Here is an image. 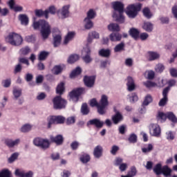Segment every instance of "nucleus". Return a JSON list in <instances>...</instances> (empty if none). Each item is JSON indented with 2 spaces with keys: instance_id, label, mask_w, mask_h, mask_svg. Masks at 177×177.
<instances>
[{
  "instance_id": "f257e3e1",
  "label": "nucleus",
  "mask_w": 177,
  "mask_h": 177,
  "mask_svg": "<svg viewBox=\"0 0 177 177\" xmlns=\"http://www.w3.org/2000/svg\"><path fill=\"white\" fill-rule=\"evenodd\" d=\"M113 8L115 12H113V17L115 19V21L120 23L121 24L125 21L124 17V3L121 1H115L111 3Z\"/></svg>"
},
{
  "instance_id": "f03ea898",
  "label": "nucleus",
  "mask_w": 177,
  "mask_h": 177,
  "mask_svg": "<svg viewBox=\"0 0 177 177\" xmlns=\"http://www.w3.org/2000/svg\"><path fill=\"white\" fill-rule=\"evenodd\" d=\"M39 27H41V34L43 39H48L51 32L50 26L45 20H39V21L33 22V28L35 30H38Z\"/></svg>"
},
{
  "instance_id": "7ed1b4c3",
  "label": "nucleus",
  "mask_w": 177,
  "mask_h": 177,
  "mask_svg": "<svg viewBox=\"0 0 177 177\" xmlns=\"http://www.w3.org/2000/svg\"><path fill=\"white\" fill-rule=\"evenodd\" d=\"M6 41L12 46H20L23 44V37L17 33L12 32L7 36Z\"/></svg>"
},
{
  "instance_id": "20e7f679",
  "label": "nucleus",
  "mask_w": 177,
  "mask_h": 177,
  "mask_svg": "<svg viewBox=\"0 0 177 177\" xmlns=\"http://www.w3.org/2000/svg\"><path fill=\"white\" fill-rule=\"evenodd\" d=\"M126 13L130 19H135L138 16V12L142 9V3L131 4L127 8Z\"/></svg>"
},
{
  "instance_id": "39448f33",
  "label": "nucleus",
  "mask_w": 177,
  "mask_h": 177,
  "mask_svg": "<svg viewBox=\"0 0 177 177\" xmlns=\"http://www.w3.org/2000/svg\"><path fill=\"white\" fill-rule=\"evenodd\" d=\"M107 106H109V97L106 95H102L98 105V113L101 115L106 113V107H107Z\"/></svg>"
},
{
  "instance_id": "423d86ee",
  "label": "nucleus",
  "mask_w": 177,
  "mask_h": 177,
  "mask_svg": "<svg viewBox=\"0 0 177 177\" xmlns=\"http://www.w3.org/2000/svg\"><path fill=\"white\" fill-rule=\"evenodd\" d=\"M53 107L55 110H62V109L66 108L67 101L62 98V96L58 95L53 98Z\"/></svg>"
},
{
  "instance_id": "0eeeda50",
  "label": "nucleus",
  "mask_w": 177,
  "mask_h": 177,
  "mask_svg": "<svg viewBox=\"0 0 177 177\" xmlns=\"http://www.w3.org/2000/svg\"><path fill=\"white\" fill-rule=\"evenodd\" d=\"M33 143L35 146L43 149V150H46V149H49L50 143L48 140H44L42 138H35L33 141Z\"/></svg>"
},
{
  "instance_id": "6e6552de",
  "label": "nucleus",
  "mask_w": 177,
  "mask_h": 177,
  "mask_svg": "<svg viewBox=\"0 0 177 177\" xmlns=\"http://www.w3.org/2000/svg\"><path fill=\"white\" fill-rule=\"evenodd\" d=\"M85 92L84 88H79L77 89L73 90L69 93V96L71 100L73 102H77L80 99V96Z\"/></svg>"
},
{
  "instance_id": "1a4fd4ad",
  "label": "nucleus",
  "mask_w": 177,
  "mask_h": 177,
  "mask_svg": "<svg viewBox=\"0 0 177 177\" xmlns=\"http://www.w3.org/2000/svg\"><path fill=\"white\" fill-rule=\"evenodd\" d=\"M82 59L86 63L88 64L92 62V57H91V48L88 44L82 50Z\"/></svg>"
},
{
  "instance_id": "9d476101",
  "label": "nucleus",
  "mask_w": 177,
  "mask_h": 177,
  "mask_svg": "<svg viewBox=\"0 0 177 177\" xmlns=\"http://www.w3.org/2000/svg\"><path fill=\"white\" fill-rule=\"evenodd\" d=\"M150 133L152 136L158 138L161 135V128L158 124H152L150 127Z\"/></svg>"
},
{
  "instance_id": "9b49d317",
  "label": "nucleus",
  "mask_w": 177,
  "mask_h": 177,
  "mask_svg": "<svg viewBox=\"0 0 177 177\" xmlns=\"http://www.w3.org/2000/svg\"><path fill=\"white\" fill-rule=\"evenodd\" d=\"M168 92H169V87H166L162 91L163 97L159 102V106L160 107H164L168 102Z\"/></svg>"
},
{
  "instance_id": "f8f14e48",
  "label": "nucleus",
  "mask_w": 177,
  "mask_h": 177,
  "mask_svg": "<svg viewBox=\"0 0 177 177\" xmlns=\"http://www.w3.org/2000/svg\"><path fill=\"white\" fill-rule=\"evenodd\" d=\"M114 111L115 114L112 116V121L113 124H118V122H121V121H122L123 117L120 111H117V109H114Z\"/></svg>"
},
{
  "instance_id": "ddd939ff",
  "label": "nucleus",
  "mask_w": 177,
  "mask_h": 177,
  "mask_svg": "<svg viewBox=\"0 0 177 177\" xmlns=\"http://www.w3.org/2000/svg\"><path fill=\"white\" fill-rule=\"evenodd\" d=\"M109 39L111 42H120L122 39V35L118 32H112L109 35Z\"/></svg>"
},
{
  "instance_id": "4468645a",
  "label": "nucleus",
  "mask_w": 177,
  "mask_h": 177,
  "mask_svg": "<svg viewBox=\"0 0 177 177\" xmlns=\"http://www.w3.org/2000/svg\"><path fill=\"white\" fill-rule=\"evenodd\" d=\"M84 84L88 88H92L95 84V77L93 76H85L84 78Z\"/></svg>"
},
{
  "instance_id": "2eb2a0df",
  "label": "nucleus",
  "mask_w": 177,
  "mask_h": 177,
  "mask_svg": "<svg viewBox=\"0 0 177 177\" xmlns=\"http://www.w3.org/2000/svg\"><path fill=\"white\" fill-rule=\"evenodd\" d=\"M51 142L53 143H56L58 146L60 145H63V142H64V138H63V136L57 135V136L54 137L51 136L50 137Z\"/></svg>"
},
{
  "instance_id": "dca6fc26",
  "label": "nucleus",
  "mask_w": 177,
  "mask_h": 177,
  "mask_svg": "<svg viewBox=\"0 0 177 177\" xmlns=\"http://www.w3.org/2000/svg\"><path fill=\"white\" fill-rule=\"evenodd\" d=\"M20 143V139H17L13 140L12 139H6L5 140V145L8 146V147H15V146H17Z\"/></svg>"
},
{
  "instance_id": "f3484780",
  "label": "nucleus",
  "mask_w": 177,
  "mask_h": 177,
  "mask_svg": "<svg viewBox=\"0 0 177 177\" xmlns=\"http://www.w3.org/2000/svg\"><path fill=\"white\" fill-rule=\"evenodd\" d=\"M15 174L16 176L19 177H32V171H28V173H25L24 171H20V169H17L15 170Z\"/></svg>"
},
{
  "instance_id": "a211bd4d",
  "label": "nucleus",
  "mask_w": 177,
  "mask_h": 177,
  "mask_svg": "<svg viewBox=\"0 0 177 177\" xmlns=\"http://www.w3.org/2000/svg\"><path fill=\"white\" fill-rule=\"evenodd\" d=\"M90 125H94L96 128H102L104 122L100 121L99 119H93L89 120Z\"/></svg>"
},
{
  "instance_id": "6ab92c4d",
  "label": "nucleus",
  "mask_w": 177,
  "mask_h": 177,
  "mask_svg": "<svg viewBox=\"0 0 177 177\" xmlns=\"http://www.w3.org/2000/svg\"><path fill=\"white\" fill-rule=\"evenodd\" d=\"M102 153H103V147H102V146L100 145L95 147L93 151V154L95 158H100V157H102Z\"/></svg>"
},
{
  "instance_id": "aec40b11",
  "label": "nucleus",
  "mask_w": 177,
  "mask_h": 177,
  "mask_svg": "<svg viewBox=\"0 0 177 177\" xmlns=\"http://www.w3.org/2000/svg\"><path fill=\"white\" fill-rule=\"evenodd\" d=\"M127 88L129 92H132V91H135V82H133V79L131 77H127Z\"/></svg>"
},
{
  "instance_id": "412c9836",
  "label": "nucleus",
  "mask_w": 177,
  "mask_h": 177,
  "mask_svg": "<svg viewBox=\"0 0 177 177\" xmlns=\"http://www.w3.org/2000/svg\"><path fill=\"white\" fill-rule=\"evenodd\" d=\"M148 59L149 62H153V60H157V59H160V54L153 51H149L147 53Z\"/></svg>"
},
{
  "instance_id": "4be33fe9",
  "label": "nucleus",
  "mask_w": 177,
  "mask_h": 177,
  "mask_svg": "<svg viewBox=\"0 0 177 177\" xmlns=\"http://www.w3.org/2000/svg\"><path fill=\"white\" fill-rule=\"evenodd\" d=\"M109 31H113V32H118L121 30L120 25L118 24L111 23L108 25Z\"/></svg>"
},
{
  "instance_id": "5701e85b",
  "label": "nucleus",
  "mask_w": 177,
  "mask_h": 177,
  "mask_svg": "<svg viewBox=\"0 0 177 177\" xmlns=\"http://www.w3.org/2000/svg\"><path fill=\"white\" fill-rule=\"evenodd\" d=\"M162 174L165 177H171L172 169L168 165H165L162 167Z\"/></svg>"
},
{
  "instance_id": "b1692460",
  "label": "nucleus",
  "mask_w": 177,
  "mask_h": 177,
  "mask_svg": "<svg viewBox=\"0 0 177 177\" xmlns=\"http://www.w3.org/2000/svg\"><path fill=\"white\" fill-rule=\"evenodd\" d=\"M93 38L96 39H99V33L95 31L90 32L87 39V45H89V44H92Z\"/></svg>"
},
{
  "instance_id": "393cba45",
  "label": "nucleus",
  "mask_w": 177,
  "mask_h": 177,
  "mask_svg": "<svg viewBox=\"0 0 177 177\" xmlns=\"http://www.w3.org/2000/svg\"><path fill=\"white\" fill-rule=\"evenodd\" d=\"M8 5L11 9H13L15 12H21V10H23V7L15 6V0H10L8 2Z\"/></svg>"
},
{
  "instance_id": "a878e982",
  "label": "nucleus",
  "mask_w": 177,
  "mask_h": 177,
  "mask_svg": "<svg viewBox=\"0 0 177 177\" xmlns=\"http://www.w3.org/2000/svg\"><path fill=\"white\" fill-rule=\"evenodd\" d=\"M62 42V35L58 34L53 35V45L55 48H57Z\"/></svg>"
},
{
  "instance_id": "bb28decb",
  "label": "nucleus",
  "mask_w": 177,
  "mask_h": 177,
  "mask_svg": "<svg viewBox=\"0 0 177 177\" xmlns=\"http://www.w3.org/2000/svg\"><path fill=\"white\" fill-rule=\"evenodd\" d=\"M68 9H70V6H64L61 11V15H62V19H66V17H68Z\"/></svg>"
},
{
  "instance_id": "cd10ccee",
  "label": "nucleus",
  "mask_w": 177,
  "mask_h": 177,
  "mask_svg": "<svg viewBox=\"0 0 177 177\" xmlns=\"http://www.w3.org/2000/svg\"><path fill=\"white\" fill-rule=\"evenodd\" d=\"M98 55L102 57H109L111 55V51L109 49L102 48L100 50V51L98 52Z\"/></svg>"
},
{
  "instance_id": "c85d7f7f",
  "label": "nucleus",
  "mask_w": 177,
  "mask_h": 177,
  "mask_svg": "<svg viewBox=\"0 0 177 177\" xmlns=\"http://www.w3.org/2000/svg\"><path fill=\"white\" fill-rule=\"evenodd\" d=\"M65 88H64V82H61L59 84L56 88V93L57 95H63L64 93Z\"/></svg>"
},
{
  "instance_id": "c756f323",
  "label": "nucleus",
  "mask_w": 177,
  "mask_h": 177,
  "mask_svg": "<svg viewBox=\"0 0 177 177\" xmlns=\"http://www.w3.org/2000/svg\"><path fill=\"white\" fill-rule=\"evenodd\" d=\"M129 35L132 38H134V39H137V38H139V34L140 32L138 29L133 28L129 30Z\"/></svg>"
},
{
  "instance_id": "7c9ffc66",
  "label": "nucleus",
  "mask_w": 177,
  "mask_h": 177,
  "mask_svg": "<svg viewBox=\"0 0 177 177\" xmlns=\"http://www.w3.org/2000/svg\"><path fill=\"white\" fill-rule=\"evenodd\" d=\"M122 50H125V44L124 42L117 44L114 48V52L115 53L122 52Z\"/></svg>"
},
{
  "instance_id": "2f4dec72",
  "label": "nucleus",
  "mask_w": 177,
  "mask_h": 177,
  "mask_svg": "<svg viewBox=\"0 0 177 177\" xmlns=\"http://www.w3.org/2000/svg\"><path fill=\"white\" fill-rule=\"evenodd\" d=\"M142 28L147 32H151L153 31V24L151 22H145Z\"/></svg>"
},
{
  "instance_id": "473e14b6",
  "label": "nucleus",
  "mask_w": 177,
  "mask_h": 177,
  "mask_svg": "<svg viewBox=\"0 0 177 177\" xmlns=\"http://www.w3.org/2000/svg\"><path fill=\"white\" fill-rule=\"evenodd\" d=\"M19 19L23 26H27L28 24V17L26 15H19Z\"/></svg>"
},
{
  "instance_id": "72a5a7b5",
  "label": "nucleus",
  "mask_w": 177,
  "mask_h": 177,
  "mask_svg": "<svg viewBox=\"0 0 177 177\" xmlns=\"http://www.w3.org/2000/svg\"><path fill=\"white\" fill-rule=\"evenodd\" d=\"M74 35H75V33L74 32H69L68 35L65 37L64 44V45H67L73 38H74Z\"/></svg>"
},
{
  "instance_id": "f704fd0d",
  "label": "nucleus",
  "mask_w": 177,
  "mask_h": 177,
  "mask_svg": "<svg viewBox=\"0 0 177 177\" xmlns=\"http://www.w3.org/2000/svg\"><path fill=\"white\" fill-rule=\"evenodd\" d=\"M82 73V70L80 68V66H77L75 70L72 71V73L70 75L71 78H75L77 75H80Z\"/></svg>"
},
{
  "instance_id": "c9c22d12",
  "label": "nucleus",
  "mask_w": 177,
  "mask_h": 177,
  "mask_svg": "<svg viewBox=\"0 0 177 177\" xmlns=\"http://www.w3.org/2000/svg\"><path fill=\"white\" fill-rule=\"evenodd\" d=\"M81 113L83 115H88L89 114V108L86 103H84L81 107Z\"/></svg>"
},
{
  "instance_id": "e433bc0d",
  "label": "nucleus",
  "mask_w": 177,
  "mask_h": 177,
  "mask_svg": "<svg viewBox=\"0 0 177 177\" xmlns=\"http://www.w3.org/2000/svg\"><path fill=\"white\" fill-rule=\"evenodd\" d=\"M35 15L38 17H41V16H45L46 19H48L49 16H48V10L42 11V10H36Z\"/></svg>"
},
{
  "instance_id": "4c0bfd02",
  "label": "nucleus",
  "mask_w": 177,
  "mask_h": 177,
  "mask_svg": "<svg viewBox=\"0 0 177 177\" xmlns=\"http://www.w3.org/2000/svg\"><path fill=\"white\" fill-rule=\"evenodd\" d=\"M62 71H63V68H62L60 65H56L52 69V73L55 74V75H59Z\"/></svg>"
},
{
  "instance_id": "58836bf2",
  "label": "nucleus",
  "mask_w": 177,
  "mask_h": 177,
  "mask_svg": "<svg viewBox=\"0 0 177 177\" xmlns=\"http://www.w3.org/2000/svg\"><path fill=\"white\" fill-rule=\"evenodd\" d=\"M80 59V56L76 54L71 55L68 59V63L70 64H73V63H75L77 60Z\"/></svg>"
},
{
  "instance_id": "ea45409f",
  "label": "nucleus",
  "mask_w": 177,
  "mask_h": 177,
  "mask_svg": "<svg viewBox=\"0 0 177 177\" xmlns=\"http://www.w3.org/2000/svg\"><path fill=\"white\" fill-rule=\"evenodd\" d=\"M153 172L157 175H161L162 173V165L161 163H158L153 168Z\"/></svg>"
},
{
  "instance_id": "a19ab883",
  "label": "nucleus",
  "mask_w": 177,
  "mask_h": 177,
  "mask_svg": "<svg viewBox=\"0 0 177 177\" xmlns=\"http://www.w3.org/2000/svg\"><path fill=\"white\" fill-rule=\"evenodd\" d=\"M95 17H96V11L93 9H90L87 12V17H86V19L92 20V19H95Z\"/></svg>"
},
{
  "instance_id": "79ce46f5",
  "label": "nucleus",
  "mask_w": 177,
  "mask_h": 177,
  "mask_svg": "<svg viewBox=\"0 0 177 177\" xmlns=\"http://www.w3.org/2000/svg\"><path fill=\"white\" fill-rule=\"evenodd\" d=\"M151 102H153V97L151 95H147L142 102V106H149Z\"/></svg>"
},
{
  "instance_id": "37998d69",
  "label": "nucleus",
  "mask_w": 177,
  "mask_h": 177,
  "mask_svg": "<svg viewBox=\"0 0 177 177\" xmlns=\"http://www.w3.org/2000/svg\"><path fill=\"white\" fill-rule=\"evenodd\" d=\"M84 23H85V28L86 30H90V28H92L93 27V22L88 18L84 19Z\"/></svg>"
},
{
  "instance_id": "c03bdc74",
  "label": "nucleus",
  "mask_w": 177,
  "mask_h": 177,
  "mask_svg": "<svg viewBox=\"0 0 177 177\" xmlns=\"http://www.w3.org/2000/svg\"><path fill=\"white\" fill-rule=\"evenodd\" d=\"M48 56H49V53L46 51H42L39 53L38 59L39 60H40V62H42L44 60H46Z\"/></svg>"
},
{
  "instance_id": "a18cd8bd",
  "label": "nucleus",
  "mask_w": 177,
  "mask_h": 177,
  "mask_svg": "<svg viewBox=\"0 0 177 177\" xmlns=\"http://www.w3.org/2000/svg\"><path fill=\"white\" fill-rule=\"evenodd\" d=\"M13 95L15 96V99L17 100L19 97L21 96V89H18L17 88H13Z\"/></svg>"
},
{
  "instance_id": "49530a36",
  "label": "nucleus",
  "mask_w": 177,
  "mask_h": 177,
  "mask_svg": "<svg viewBox=\"0 0 177 177\" xmlns=\"http://www.w3.org/2000/svg\"><path fill=\"white\" fill-rule=\"evenodd\" d=\"M167 115L168 120L171 121V122H177L176 116H175V114H174V113H172V112H167Z\"/></svg>"
},
{
  "instance_id": "de8ad7c7",
  "label": "nucleus",
  "mask_w": 177,
  "mask_h": 177,
  "mask_svg": "<svg viewBox=\"0 0 177 177\" xmlns=\"http://www.w3.org/2000/svg\"><path fill=\"white\" fill-rule=\"evenodd\" d=\"M31 128H32V127L30 124H24L21 128V132H23L24 133L30 132V131H31Z\"/></svg>"
},
{
  "instance_id": "09e8293b",
  "label": "nucleus",
  "mask_w": 177,
  "mask_h": 177,
  "mask_svg": "<svg viewBox=\"0 0 177 177\" xmlns=\"http://www.w3.org/2000/svg\"><path fill=\"white\" fill-rule=\"evenodd\" d=\"M0 177H12V173L8 169L2 170L0 172Z\"/></svg>"
},
{
  "instance_id": "8fccbe9b",
  "label": "nucleus",
  "mask_w": 177,
  "mask_h": 177,
  "mask_svg": "<svg viewBox=\"0 0 177 177\" xmlns=\"http://www.w3.org/2000/svg\"><path fill=\"white\" fill-rule=\"evenodd\" d=\"M142 13L144 16L147 17V19H151V16H153V15H151V12H150V9H149L148 8H144L142 10Z\"/></svg>"
},
{
  "instance_id": "3c124183",
  "label": "nucleus",
  "mask_w": 177,
  "mask_h": 177,
  "mask_svg": "<svg viewBox=\"0 0 177 177\" xmlns=\"http://www.w3.org/2000/svg\"><path fill=\"white\" fill-rule=\"evenodd\" d=\"M129 100L131 103H135L139 100V97L136 93H133L131 95H129Z\"/></svg>"
},
{
  "instance_id": "603ef678",
  "label": "nucleus",
  "mask_w": 177,
  "mask_h": 177,
  "mask_svg": "<svg viewBox=\"0 0 177 177\" xmlns=\"http://www.w3.org/2000/svg\"><path fill=\"white\" fill-rule=\"evenodd\" d=\"M147 75V78L148 80H153L154 79V75H156V73H154V71H147L145 72V75Z\"/></svg>"
},
{
  "instance_id": "864d4df0",
  "label": "nucleus",
  "mask_w": 177,
  "mask_h": 177,
  "mask_svg": "<svg viewBox=\"0 0 177 177\" xmlns=\"http://www.w3.org/2000/svg\"><path fill=\"white\" fill-rule=\"evenodd\" d=\"M90 106L91 107H97V113H99V103L96 100V99L93 98L90 101Z\"/></svg>"
},
{
  "instance_id": "5fc2aeb1",
  "label": "nucleus",
  "mask_w": 177,
  "mask_h": 177,
  "mask_svg": "<svg viewBox=\"0 0 177 177\" xmlns=\"http://www.w3.org/2000/svg\"><path fill=\"white\" fill-rule=\"evenodd\" d=\"M30 52H31V49H30V47H28V46H26L21 49V55H24V56L28 55V53H30Z\"/></svg>"
},
{
  "instance_id": "6e6d98bb",
  "label": "nucleus",
  "mask_w": 177,
  "mask_h": 177,
  "mask_svg": "<svg viewBox=\"0 0 177 177\" xmlns=\"http://www.w3.org/2000/svg\"><path fill=\"white\" fill-rule=\"evenodd\" d=\"M56 124H64L66 118L62 115L55 116Z\"/></svg>"
},
{
  "instance_id": "4d7b16f0",
  "label": "nucleus",
  "mask_w": 177,
  "mask_h": 177,
  "mask_svg": "<svg viewBox=\"0 0 177 177\" xmlns=\"http://www.w3.org/2000/svg\"><path fill=\"white\" fill-rule=\"evenodd\" d=\"M143 84L147 88H154V86H157V84L151 81H147Z\"/></svg>"
},
{
  "instance_id": "13d9d810",
  "label": "nucleus",
  "mask_w": 177,
  "mask_h": 177,
  "mask_svg": "<svg viewBox=\"0 0 177 177\" xmlns=\"http://www.w3.org/2000/svg\"><path fill=\"white\" fill-rule=\"evenodd\" d=\"M21 70H23V66H21V64H17L14 69V74L21 73Z\"/></svg>"
},
{
  "instance_id": "bf43d9fd",
  "label": "nucleus",
  "mask_w": 177,
  "mask_h": 177,
  "mask_svg": "<svg viewBox=\"0 0 177 177\" xmlns=\"http://www.w3.org/2000/svg\"><path fill=\"white\" fill-rule=\"evenodd\" d=\"M48 128H50V126L53 124H56V116H51L50 118L48 119Z\"/></svg>"
},
{
  "instance_id": "052dcab7",
  "label": "nucleus",
  "mask_w": 177,
  "mask_h": 177,
  "mask_svg": "<svg viewBox=\"0 0 177 177\" xmlns=\"http://www.w3.org/2000/svg\"><path fill=\"white\" fill-rule=\"evenodd\" d=\"M167 118V113H164L162 112H160L158 115V120H161V121H165Z\"/></svg>"
},
{
  "instance_id": "680f3d73",
  "label": "nucleus",
  "mask_w": 177,
  "mask_h": 177,
  "mask_svg": "<svg viewBox=\"0 0 177 177\" xmlns=\"http://www.w3.org/2000/svg\"><path fill=\"white\" fill-rule=\"evenodd\" d=\"M138 140V136L136 134H131L129 138V142L130 143H136Z\"/></svg>"
},
{
  "instance_id": "e2e57ef3",
  "label": "nucleus",
  "mask_w": 177,
  "mask_h": 177,
  "mask_svg": "<svg viewBox=\"0 0 177 177\" xmlns=\"http://www.w3.org/2000/svg\"><path fill=\"white\" fill-rule=\"evenodd\" d=\"M136 175V167H132L131 171L128 172L127 176L129 177H133Z\"/></svg>"
},
{
  "instance_id": "0e129e2a",
  "label": "nucleus",
  "mask_w": 177,
  "mask_h": 177,
  "mask_svg": "<svg viewBox=\"0 0 177 177\" xmlns=\"http://www.w3.org/2000/svg\"><path fill=\"white\" fill-rule=\"evenodd\" d=\"M17 157H19V153H14L12 154V156L8 158V162H13L15 160L17 159Z\"/></svg>"
},
{
  "instance_id": "69168bd1",
  "label": "nucleus",
  "mask_w": 177,
  "mask_h": 177,
  "mask_svg": "<svg viewBox=\"0 0 177 177\" xmlns=\"http://www.w3.org/2000/svg\"><path fill=\"white\" fill-rule=\"evenodd\" d=\"M153 150V145L151 144H149L147 148H142V153H150Z\"/></svg>"
},
{
  "instance_id": "338daca9",
  "label": "nucleus",
  "mask_w": 177,
  "mask_h": 177,
  "mask_svg": "<svg viewBox=\"0 0 177 177\" xmlns=\"http://www.w3.org/2000/svg\"><path fill=\"white\" fill-rule=\"evenodd\" d=\"M27 42H35V36L34 35H28L25 38Z\"/></svg>"
},
{
  "instance_id": "774afa93",
  "label": "nucleus",
  "mask_w": 177,
  "mask_h": 177,
  "mask_svg": "<svg viewBox=\"0 0 177 177\" xmlns=\"http://www.w3.org/2000/svg\"><path fill=\"white\" fill-rule=\"evenodd\" d=\"M170 74L171 77H174V78L177 77V69L174 68H171L169 69Z\"/></svg>"
}]
</instances>
